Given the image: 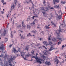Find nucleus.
I'll return each mask as SVG.
<instances>
[{"label":"nucleus","mask_w":66,"mask_h":66,"mask_svg":"<svg viewBox=\"0 0 66 66\" xmlns=\"http://www.w3.org/2000/svg\"><path fill=\"white\" fill-rule=\"evenodd\" d=\"M42 13H43V14H45V11L42 12Z\"/></svg>","instance_id":"nucleus-49"},{"label":"nucleus","mask_w":66,"mask_h":66,"mask_svg":"<svg viewBox=\"0 0 66 66\" xmlns=\"http://www.w3.org/2000/svg\"><path fill=\"white\" fill-rule=\"evenodd\" d=\"M0 49H3V47L0 46Z\"/></svg>","instance_id":"nucleus-41"},{"label":"nucleus","mask_w":66,"mask_h":66,"mask_svg":"<svg viewBox=\"0 0 66 66\" xmlns=\"http://www.w3.org/2000/svg\"><path fill=\"white\" fill-rule=\"evenodd\" d=\"M61 25H62V26H63V24H61Z\"/></svg>","instance_id":"nucleus-64"},{"label":"nucleus","mask_w":66,"mask_h":66,"mask_svg":"<svg viewBox=\"0 0 66 66\" xmlns=\"http://www.w3.org/2000/svg\"><path fill=\"white\" fill-rule=\"evenodd\" d=\"M0 33L1 34V30H0Z\"/></svg>","instance_id":"nucleus-60"},{"label":"nucleus","mask_w":66,"mask_h":66,"mask_svg":"<svg viewBox=\"0 0 66 66\" xmlns=\"http://www.w3.org/2000/svg\"><path fill=\"white\" fill-rule=\"evenodd\" d=\"M51 23L52 24H54V23H53V22H52Z\"/></svg>","instance_id":"nucleus-52"},{"label":"nucleus","mask_w":66,"mask_h":66,"mask_svg":"<svg viewBox=\"0 0 66 66\" xmlns=\"http://www.w3.org/2000/svg\"><path fill=\"white\" fill-rule=\"evenodd\" d=\"M39 39H40V40H43V38H40Z\"/></svg>","instance_id":"nucleus-46"},{"label":"nucleus","mask_w":66,"mask_h":66,"mask_svg":"<svg viewBox=\"0 0 66 66\" xmlns=\"http://www.w3.org/2000/svg\"><path fill=\"white\" fill-rule=\"evenodd\" d=\"M48 40H51V39H50V37H49L48 38Z\"/></svg>","instance_id":"nucleus-47"},{"label":"nucleus","mask_w":66,"mask_h":66,"mask_svg":"<svg viewBox=\"0 0 66 66\" xmlns=\"http://www.w3.org/2000/svg\"><path fill=\"white\" fill-rule=\"evenodd\" d=\"M56 17L58 19H62V15H59L57 13H56Z\"/></svg>","instance_id":"nucleus-5"},{"label":"nucleus","mask_w":66,"mask_h":66,"mask_svg":"<svg viewBox=\"0 0 66 66\" xmlns=\"http://www.w3.org/2000/svg\"><path fill=\"white\" fill-rule=\"evenodd\" d=\"M66 3V2L64 1V2H62L61 1V3H62V4H65Z\"/></svg>","instance_id":"nucleus-32"},{"label":"nucleus","mask_w":66,"mask_h":66,"mask_svg":"<svg viewBox=\"0 0 66 66\" xmlns=\"http://www.w3.org/2000/svg\"><path fill=\"white\" fill-rule=\"evenodd\" d=\"M53 49V47L52 46L50 48V49L49 50V51H51Z\"/></svg>","instance_id":"nucleus-20"},{"label":"nucleus","mask_w":66,"mask_h":66,"mask_svg":"<svg viewBox=\"0 0 66 66\" xmlns=\"http://www.w3.org/2000/svg\"><path fill=\"white\" fill-rule=\"evenodd\" d=\"M16 3H17V1H16V0H15L14 3H15V5L16 4Z\"/></svg>","instance_id":"nucleus-35"},{"label":"nucleus","mask_w":66,"mask_h":66,"mask_svg":"<svg viewBox=\"0 0 66 66\" xmlns=\"http://www.w3.org/2000/svg\"><path fill=\"white\" fill-rule=\"evenodd\" d=\"M52 19V18H49V20H50L51 19Z\"/></svg>","instance_id":"nucleus-51"},{"label":"nucleus","mask_w":66,"mask_h":66,"mask_svg":"<svg viewBox=\"0 0 66 66\" xmlns=\"http://www.w3.org/2000/svg\"><path fill=\"white\" fill-rule=\"evenodd\" d=\"M62 55L63 56H66V55H65V53H63Z\"/></svg>","instance_id":"nucleus-43"},{"label":"nucleus","mask_w":66,"mask_h":66,"mask_svg":"<svg viewBox=\"0 0 66 66\" xmlns=\"http://www.w3.org/2000/svg\"><path fill=\"white\" fill-rule=\"evenodd\" d=\"M56 39H55L54 38H53L52 39V40L53 41H54V42H55L56 40Z\"/></svg>","instance_id":"nucleus-29"},{"label":"nucleus","mask_w":66,"mask_h":66,"mask_svg":"<svg viewBox=\"0 0 66 66\" xmlns=\"http://www.w3.org/2000/svg\"><path fill=\"white\" fill-rule=\"evenodd\" d=\"M53 25H54V27H56V25H55V24H54Z\"/></svg>","instance_id":"nucleus-55"},{"label":"nucleus","mask_w":66,"mask_h":66,"mask_svg":"<svg viewBox=\"0 0 66 66\" xmlns=\"http://www.w3.org/2000/svg\"><path fill=\"white\" fill-rule=\"evenodd\" d=\"M43 43L44 44H45L46 46H47V45H50V44H52V42H51V41H50L49 42V43H47V42L44 41L43 42Z\"/></svg>","instance_id":"nucleus-6"},{"label":"nucleus","mask_w":66,"mask_h":66,"mask_svg":"<svg viewBox=\"0 0 66 66\" xmlns=\"http://www.w3.org/2000/svg\"><path fill=\"white\" fill-rule=\"evenodd\" d=\"M41 57H42L43 58V60H42L40 59H39L37 57H35V58L36 60V61L37 63H39L40 64V63H42V61H43V62H44V61L46 59V58L45 57V56H44V55H42V54H41Z\"/></svg>","instance_id":"nucleus-2"},{"label":"nucleus","mask_w":66,"mask_h":66,"mask_svg":"<svg viewBox=\"0 0 66 66\" xmlns=\"http://www.w3.org/2000/svg\"><path fill=\"white\" fill-rule=\"evenodd\" d=\"M37 31H36V30H34L33 31H31V32H32V33H36Z\"/></svg>","instance_id":"nucleus-31"},{"label":"nucleus","mask_w":66,"mask_h":66,"mask_svg":"<svg viewBox=\"0 0 66 66\" xmlns=\"http://www.w3.org/2000/svg\"><path fill=\"white\" fill-rule=\"evenodd\" d=\"M35 17H37V18H38V16H37V15H36V16H32V19H34V18Z\"/></svg>","instance_id":"nucleus-24"},{"label":"nucleus","mask_w":66,"mask_h":66,"mask_svg":"<svg viewBox=\"0 0 66 66\" xmlns=\"http://www.w3.org/2000/svg\"><path fill=\"white\" fill-rule=\"evenodd\" d=\"M43 47L45 48V49H47V48H46V47H45V46H43Z\"/></svg>","instance_id":"nucleus-50"},{"label":"nucleus","mask_w":66,"mask_h":66,"mask_svg":"<svg viewBox=\"0 0 66 66\" xmlns=\"http://www.w3.org/2000/svg\"><path fill=\"white\" fill-rule=\"evenodd\" d=\"M25 37H26L25 36H23L22 35L21 37V39H24Z\"/></svg>","instance_id":"nucleus-17"},{"label":"nucleus","mask_w":66,"mask_h":66,"mask_svg":"<svg viewBox=\"0 0 66 66\" xmlns=\"http://www.w3.org/2000/svg\"><path fill=\"white\" fill-rule=\"evenodd\" d=\"M36 46H39V44H37L36 45Z\"/></svg>","instance_id":"nucleus-40"},{"label":"nucleus","mask_w":66,"mask_h":66,"mask_svg":"<svg viewBox=\"0 0 66 66\" xmlns=\"http://www.w3.org/2000/svg\"><path fill=\"white\" fill-rule=\"evenodd\" d=\"M45 27L46 29H50V27H48L47 26H46Z\"/></svg>","instance_id":"nucleus-22"},{"label":"nucleus","mask_w":66,"mask_h":66,"mask_svg":"<svg viewBox=\"0 0 66 66\" xmlns=\"http://www.w3.org/2000/svg\"><path fill=\"white\" fill-rule=\"evenodd\" d=\"M4 4H6V3H4L3 4V5H4Z\"/></svg>","instance_id":"nucleus-53"},{"label":"nucleus","mask_w":66,"mask_h":66,"mask_svg":"<svg viewBox=\"0 0 66 66\" xmlns=\"http://www.w3.org/2000/svg\"><path fill=\"white\" fill-rule=\"evenodd\" d=\"M22 24V29H25V27H26V26H25L24 24L23 23V21Z\"/></svg>","instance_id":"nucleus-11"},{"label":"nucleus","mask_w":66,"mask_h":66,"mask_svg":"<svg viewBox=\"0 0 66 66\" xmlns=\"http://www.w3.org/2000/svg\"><path fill=\"white\" fill-rule=\"evenodd\" d=\"M18 28H20L21 27V25H18L17 26Z\"/></svg>","instance_id":"nucleus-30"},{"label":"nucleus","mask_w":66,"mask_h":66,"mask_svg":"<svg viewBox=\"0 0 66 66\" xmlns=\"http://www.w3.org/2000/svg\"><path fill=\"white\" fill-rule=\"evenodd\" d=\"M21 54H22L21 55V56L23 57V58L24 59V60H27V59H26V58L24 57L23 56L24 55V53H21Z\"/></svg>","instance_id":"nucleus-9"},{"label":"nucleus","mask_w":66,"mask_h":66,"mask_svg":"<svg viewBox=\"0 0 66 66\" xmlns=\"http://www.w3.org/2000/svg\"><path fill=\"white\" fill-rule=\"evenodd\" d=\"M20 4H19L18 5V7H20Z\"/></svg>","instance_id":"nucleus-39"},{"label":"nucleus","mask_w":66,"mask_h":66,"mask_svg":"<svg viewBox=\"0 0 66 66\" xmlns=\"http://www.w3.org/2000/svg\"><path fill=\"white\" fill-rule=\"evenodd\" d=\"M9 14H8V15H7V17H9Z\"/></svg>","instance_id":"nucleus-57"},{"label":"nucleus","mask_w":66,"mask_h":66,"mask_svg":"<svg viewBox=\"0 0 66 66\" xmlns=\"http://www.w3.org/2000/svg\"><path fill=\"white\" fill-rule=\"evenodd\" d=\"M13 51L14 53H16L17 52V50H16L15 48H13Z\"/></svg>","instance_id":"nucleus-19"},{"label":"nucleus","mask_w":66,"mask_h":66,"mask_svg":"<svg viewBox=\"0 0 66 66\" xmlns=\"http://www.w3.org/2000/svg\"><path fill=\"white\" fill-rule=\"evenodd\" d=\"M32 36V35H31V34L30 33H29V34H27V37H28V36Z\"/></svg>","instance_id":"nucleus-23"},{"label":"nucleus","mask_w":66,"mask_h":66,"mask_svg":"<svg viewBox=\"0 0 66 66\" xmlns=\"http://www.w3.org/2000/svg\"><path fill=\"white\" fill-rule=\"evenodd\" d=\"M26 48L24 49V50H28V49L29 48V45L26 46Z\"/></svg>","instance_id":"nucleus-15"},{"label":"nucleus","mask_w":66,"mask_h":66,"mask_svg":"<svg viewBox=\"0 0 66 66\" xmlns=\"http://www.w3.org/2000/svg\"><path fill=\"white\" fill-rule=\"evenodd\" d=\"M6 30H4V32H3V33L1 34V35H3V36H5V35L6 34Z\"/></svg>","instance_id":"nucleus-13"},{"label":"nucleus","mask_w":66,"mask_h":66,"mask_svg":"<svg viewBox=\"0 0 66 66\" xmlns=\"http://www.w3.org/2000/svg\"><path fill=\"white\" fill-rule=\"evenodd\" d=\"M61 44V42H59L58 43V45H59V44Z\"/></svg>","instance_id":"nucleus-37"},{"label":"nucleus","mask_w":66,"mask_h":66,"mask_svg":"<svg viewBox=\"0 0 66 66\" xmlns=\"http://www.w3.org/2000/svg\"><path fill=\"white\" fill-rule=\"evenodd\" d=\"M49 8H50V10H53V9H54L53 7L48 6V7H46V8L42 7V10L43 11H45V12H46L47 11H48V10H49Z\"/></svg>","instance_id":"nucleus-3"},{"label":"nucleus","mask_w":66,"mask_h":66,"mask_svg":"<svg viewBox=\"0 0 66 66\" xmlns=\"http://www.w3.org/2000/svg\"><path fill=\"white\" fill-rule=\"evenodd\" d=\"M1 2L2 3H3L4 2V0H2L1 1Z\"/></svg>","instance_id":"nucleus-45"},{"label":"nucleus","mask_w":66,"mask_h":66,"mask_svg":"<svg viewBox=\"0 0 66 66\" xmlns=\"http://www.w3.org/2000/svg\"><path fill=\"white\" fill-rule=\"evenodd\" d=\"M21 48H20L18 50L17 52H18V51H20V50H21Z\"/></svg>","instance_id":"nucleus-36"},{"label":"nucleus","mask_w":66,"mask_h":66,"mask_svg":"<svg viewBox=\"0 0 66 66\" xmlns=\"http://www.w3.org/2000/svg\"><path fill=\"white\" fill-rule=\"evenodd\" d=\"M45 63L47 66H49V65H50L51 64V63H50V62L48 61H46Z\"/></svg>","instance_id":"nucleus-7"},{"label":"nucleus","mask_w":66,"mask_h":66,"mask_svg":"<svg viewBox=\"0 0 66 66\" xmlns=\"http://www.w3.org/2000/svg\"><path fill=\"white\" fill-rule=\"evenodd\" d=\"M12 44H10V45H9V47H10V48H11V47H12Z\"/></svg>","instance_id":"nucleus-42"},{"label":"nucleus","mask_w":66,"mask_h":66,"mask_svg":"<svg viewBox=\"0 0 66 66\" xmlns=\"http://www.w3.org/2000/svg\"><path fill=\"white\" fill-rule=\"evenodd\" d=\"M54 62H57L56 64L57 65V64H58V63H59L60 61L58 60V59H55V61H54Z\"/></svg>","instance_id":"nucleus-18"},{"label":"nucleus","mask_w":66,"mask_h":66,"mask_svg":"<svg viewBox=\"0 0 66 66\" xmlns=\"http://www.w3.org/2000/svg\"><path fill=\"white\" fill-rule=\"evenodd\" d=\"M60 28V26L59 27V30H56V33L57 34V35L58 38H57V39H59V40H61L62 38H59V37H60V35L59 34L61 32H65V30L64 29H61V28Z\"/></svg>","instance_id":"nucleus-1"},{"label":"nucleus","mask_w":66,"mask_h":66,"mask_svg":"<svg viewBox=\"0 0 66 66\" xmlns=\"http://www.w3.org/2000/svg\"><path fill=\"white\" fill-rule=\"evenodd\" d=\"M1 14H4V12L3 11H1Z\"/></svg>","instance_id":"nucleus-44"},{"label":"nucleus","mask_w":66,"mask_h":66,"mask_svg":"<svg viewBox=\"0 0 66 66\" xmlns=\"http://www.w3.org/2000/svg\"><path fill=\"white\" fill-rule=\"evenodd\" d=\"M53 2H54V4H55V2H57V3H59V1L57 0H53Z\"/></svg>","instance_id":"nucleus-16"},{"label":"nucleus","mask_w":66,"mask_h":66,"mask_svg":"<svg viewBox=\"0 0 66 66\" xmlns=\"http://www.w3.org/2000/svg\"><path fill=\"white\" fill-rule=\"evenodd\" d=\"M15 24H16V25H17V23H16Z\"/></svg>","instance_id":"nucleus-63"},{"label":"nucleus","mask_w":66,"mask_h":66,"mask_svg":"<svg viewBox=\"0 0 66 66\" xmlns=\"http://www.w3.org/2000/svg\"><path fill=\"white\" fill-rule=\"evenodd\" d=\"M21 32L22 33V32H23V31H21Z\"/></svg>","instance_id":"nucleus-62"},{"label":"nucleus","mask_w":66,"mask_h":66,"mask_svg":"<svg viewBox=\"0 0 66 66\" xmlns=\"http://www.w3.org/2000/svg\"><path fill=\"white\" fill-rule=\"evenodd\" d=\"M43 3L44 4H45V3H46L45 2V0H44Z\"/></svg>","instance_id":"nucleus-48"},{"label":"nucleus","mask_w":66,"mask_h":66,"mask_svg":"<svg viewBox=\"0 0 66 66\" xmlns=\"http://www.w3.org/2000/svg\"><path fill=\"white\" fill-rule=\"evenodd\" d=\"M38 49H42V48L41 46H40V47H39Z\"/></svg>","instance_id":"nucleus-33"},{"label":"nucleus","mask_w":66,"mask_h":66,"mask_svg":"<svg viewBox=\"0 0 66 66\" xmlns=\"http://www.w3.org/2000/svg\"><path fill=\"white\" fill-rule=\"evenodd\" d=\"M27 29L29 28V30H30V26L27 25Z\"/></svg>","instance_id":"nucleus-28"},{"label":"nucleus","mask_w":66,"mask_h":66,"mask_svg":"<svg viewBox=\"0 0 66 66\" xmlns=\"http://www.w3.org/2000/svg\"><path fill=\"white\" fill-rule=\"evenodd\" d=\"M11 38H13V32L12 31L11 32Z\"/></svg>","instance_id":"nucleus-27"},{"label":"nucleus","mask_w":66,"mask_h":66,"mask_svg":"<svg viewBox=\"0 0 66 66\" xmlns=\"http://www.w3.org/2000/svg\"><path fill=\"white\" fill-rule=\"evenodd\" d=\"M58 13L60 15V14H61V15H62V12L61 11H59L58 12Z\"/></svg>","instance_id":"nucleus-25"},{"label":"nucleus","mask_w":66,"mask_h":66,"mask_svg":"<svg viewBox=\"0 0 66 66\" xmlns=\"http://www.w3.org/2000/svg\"><path fill=\"white\" fill-rule=\"evenodd\" d=\"M34 51H31V53H32V54H34Z\"/></svg>","instance_id":"nucleus-34"},{"label":"nucleus","mask_w":66,"mask_h":66,"mask_svg":"<svg viewBox=\"0 0 66 66\" xmlns=\"http://www.w3.org/2000/svg\"><path fill=\"white\" fill-rule=\"evenodd\" d=\"M54 7L55 8H59V5L57 6V5H55L54 6Z\"/></svg>","instance_id":"nucleus-21"},{"label":"nucleus","mask_w":66,"mask_h":66,"mask_svg":"<svg viewBox=\"0 0 66 66\" xmlns=\"http://www.w3.org/2000/svg\"><path fill=\"white\" fill-rule=\"evenodd\" d=\"M14 33H16V31H14L13 32Z\"/></svg>","instance_id":"nucleus-54"},{"label":"nucleus","mask_w":66,"mask_h":66,"mask_svg":"<svg viewBox=\"0 0 66 66\" xmlns=\"http://www.w3.org/2000/svg\"><path fill=\"white\" fill-rule=\"evenodd\" d=\"M5 57H6L7 56V55H5Z\"/></svg>","instance_id":"nucleus-61"},{"label":"nucleus","mask_w":66,"mask_h":66,"mask_svg":"<svg viewBox=\"0 0 66 66\" xmlns=\"http://www.w3.org/2000/svg\"><path fill=\"white\" fill-rule=\"evenodd\" d=\"M30 56V55L29 54H28L25 55L26 57H29V56Z\"/></svg>","instance_id":"nucleus-26"},{"label":"nucleus","mask_w":66,"mask_h":66,"mask_svg":"<svg viewBox=\"0 0 66 66\" xmlns=\"http://www.w3.org/2000/svg\"><path fill=\"white\" fill-rule=\"evenodd\" d=\"M62 46V47L63 48H64V46L63 45Z\"/></svg>","instance_id":"nucleus-59"},{"label":"nucleus","mask_w":66,"mask_h":66,"mask_svg":"<svg viewBox=\"0 0 66 66\" xmlns=\"http://www.w3.org/2000/svg\"><path fill=\"white\" fill-rule=\"evenodd\" d=\"M43 52L44 53V54L45 55H47V54H51V53H50L48 52H46V51H43Z\"/></svg>","instance_id":"nucleus-8"},{"label":"nucleus","mask_w":66,"mask_h":66,"mask_svg":"<svg viewBox=\"0 0 66 66\" xmlns=\"http://www.w3.org/2000/svg\"><path fill=\"white\" fill-rule=\"evenodd\" d=\"M55 57H56V59H58V58H57V56H55Z\"/></svg>","instance_id":"nucleus-58"},{"label":"nucleus","mask_w":66,"mask_h":66,"mask_svg":"<svg viewBox=\"0 0 66 66\" xmlns=\"http://www.w3.org/2000/svg\"><path fill=\"white\" fill-rule=\"evenodd\" d=\"M11 8V11H12V10H14V8H15V5H14V4L12 5Z\"/></svg>","instance_id":"nucleus-14"},{"label":"nucleus","mask_w":66,"mask_h":66,"mask_svg":"<svg viewBox=\"0 0 66 66\" xmlns=\"http://www.w3.org/2000/svg\"><path fill=\"white\" fill-rule=\"evenodd\" d=\"M11 58L10 59V60L9 61V63L10 64H9V65H10V66H12V64H11V61H12V60H15V56H13V57L12 56H11Z\"/></svg>","instance_id":"nucleus-4"},{"label":"nucleus","mask_w":66,"mask_h":66,"mask_svg":"<svg viewBox=\"0 0 66 66\" xmlns=\"http://www.w3.org/2000/svg\"><path fill=\"white\" fill-rule=\"evenodd\" d=\"M62 63H64V61H63L62 62Z\"/></svg>","instance_id":"nucleus-56"},{"label":"nucleus","mask_w":66,"mask_h":66,"mask_svg":"<svg viewBox=\"0 0 66 66\" xmlns=\"http://www.w3.org/2000/svg\"><path fill=\"white\" fill-rule=\"evenodd\" d=\"M37 19H35V20H34V21L32 22V23H31V24H35V22H37Z\"/></svg>","instance_id":"nucleus-12"},{"label":"nucleus","mask_w":66,"mask_h":66,"mask_svg":"<svg viewBox=\"0 0 66 66\" xmlns=\"http://www.w3.org/2000/svg\"><path fill=\"white\" fill-rule=\"evenodd\" d=\"M50 15H51V17L53 16V15H52L51 13H50Z\"/></svg>","instance_id":"nucleus-38"},{"label":"nucleus","mask_w":66,"mask_h":66,"mask_svg":"<svg viewBox=\"0 0 66 66\" xmlns=\"http://www.w3.org/2000/svg\"><path fill=\"white\" fill-rule=\"evenodd\" d=\"M30 2H31V3H32V4L33 5V8H34V5H35L34 4H33V2H32V1L31 0H30L29 1V2H27V4H29V3Z\"/></svg>","instance_id":"nucleus-10"}]
</instances>
